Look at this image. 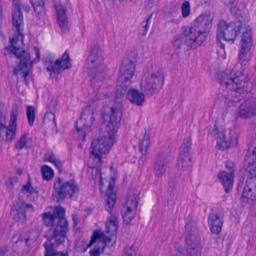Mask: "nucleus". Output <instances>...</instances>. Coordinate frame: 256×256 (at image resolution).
<instances>
[{
	"instance_id": "72a5a7b5",
	"label": "nucleus",
	"mask_w": 256,
	"mask_h": 256,
	"mask_svg": "<svg viewBox=\"0 0 256 256\" xmlns=\"http://www.w3.org/2000/svg\"><path fill=\"white\" fill-rule=\"evenodd\" d=\"M150 144V140L148 135L145 134L142 138L140 139L139 148L142 154L146 153V151Z\"/></svg>"
},
{
	"instance_id": "864d4df0",
	"label": "nucleus",
	"mask_w": 256,
	"mask_h": 256,
	"mask_svg": "<svg viewBox=\"0 0 256 256\" xmlns=\"http://www.w3.org/2000/svg\"><path fill=\"white\" fill-rule=\"evenodd\" d=\"M24 210H26V208L30 210V212H34V208L32 206L31 204H25L24 203Z\"/></svg>"
},
{
	"instance_id": "cd10ccee",
	"label": "nucleus",
	"mask_w": 256,
	"mask_h": 256,
	"mask_svg": "<svg viewBox=\"0 0 256 256\" xmlns=\"http://www.w3.org/2000/svg\"><path fill=\"white\" fill-rule=\"evenodd\" d=\"M26 210H24V202H17L12 208L11 214L12 218L16 221L24 222L26 220Z\"/></svg>"
},
{
	"instance_id": "052dcab7",
	"label": "nucleus",
	"mask_w": 256,
	"mask_h": 256,
	"mask_svg": "<svg viewBox=\"0 0 256 256\" xmlns=\"http://www.w3.org/2000/svg\"><path fill=\"white\" fill-rule=\"evenodd\" d=\"M56 158H54L52 156L49 155L47 160L52 163V160H56Z\"/></svg>"
},
{
	"instance_id": "338daca9",
	"label": "nucleus",
	"mask_w": 256,
	"mask_h": 256,
	"mask_svg": "<svg viewBox=\"0 0 256 256\" xmlns=\"http://www.w3.org/2000/svg\"><path fill=\"white\" fill-rule=\"evenodd\" d=\"M176 256H178V255H176Z\"/></svg>"
},
{
	"instance_id": "79ce46f5",
	"label": "nucleus",
	"mask_w": 256,
	"mask_h": 256,
	"mask_svg": "<svg viewBox=\"0 0 256 256\" xmlns=\"http://www.w3.org/2000/svg\"><path fill=\"white\" fill-rule=\"evenodd\" d=\"M104 234L100 231L95 230L94 231L90 240L88 244V247L90 246L94 243L96 242L98 238L104 237Z\"/></svg>"
},
{
	"instance_id": "39448f33",
	"label": "nucleus",
	"mask_w": 256,
	"mask_h": 256,
	"mask_svg": "<svg viewBox=\"0 0 256 256\" xmlns=\"http://www.w3.org/2000/svg\"><path fill=\"white\" fill-rule=\"evenodd\" d=\"M248 20L237 19L236 20L226 22L224 20H220L218 24L216 44L222 50L224 49V44L220 40L234 42L239 34L244 23Z\"/></svg>"
},
{
	"instance_id": "b1692460",
	"label": "nucleus",
	"mask_w": 256,
	"mask_h": 256,
	"mask_svg": "<svg viewBox=\"0 0 256 256\" xmlns=\"http://www.w3.org/2000/svg\"><path fill=\"white\" fill-rule=\"evenodd\" d=\"M54 7L56 11L59 27L64 32H68V18L66 16V8L60 4H54Z\"/></svg>"
},
{
	"instance_id": "9d476101",
	"label": "nucleus",
	"mask_w": 256,
	"mask_h": 256,
	"mask_svg": "<svg viewBox=\"0 0 256 256\" xmlns=\"http://www.w3.org/2000/svg\"><path fill=\"white\" fill-rule=\"evenodd\" d=\"M94 120V110L90 106H86L81 113L80 117L76 124L75 136L78 140L85 141L86 135L91 130V126Z\"/></svg>"
},
{
	"instance_id": "bf43d9fd",
	"label": "nucleus",
	"mask_w": 256,
	"mask_h": 256,
	"mask_svg": "<svg viewBox=\"0 0 256 256\" xmlns=\"http://www.w3.org/2000/svg\"><path fill=\"white\" fill-rule=\"evenodd\" d=\"M30 238H22L21 237L18 240L20 242L24 241L26 244L28 242Z\"/></svg>"
},
{
	"instance_id": "ea45409f",
	"label": "nucleus",
	"mask_w": 256,
	"mask_h": 256,
	"mask_svg": "<svg viewBox=\"0 0 256 256\" xmlns=\"http://www.w3.org/2000/svg\"><path fill=\"white\" fill-rule=\"evenodd\" d=\"M152 14L149 15L148 16V18H146L145 20L143 21L142 22V26L140 28V34L142 36H145L147 33L149 27V22L152 18Z\"/></svg>"
},
{
	"instance_id": "a878e982",
	"label": "nucleus",
	"mask_w": 256,
	"mask_h": 256,
	"mask_svg": "<svg viewBox=\"0 0 256 256\" xmlns=\"http://www.w3.org/2000/svg\"><path fill=\"white\" fill-rule=\"evenodd\" d=\"M52 237V235L46 236L47 240L43 244L45 248L44 256H56L58 255V252L54 251V248L56 246L62 244L65 242L66 236H64L63 242L60 244L56 240V238H51Z\"/></svg>"
},
{
	"instance_id": "4be33fe9",
	"label": "nucleus",
	"mask_w": 256,
	"mask_h": 256,
	"mask_svg": "<svg viewBox=\"0 0 256 256\" xmlns=\"http://www.w3.org/2000/svg\"><path fill=\"white\" fill-rule=\"evenodd\" d=\"M222 216L212 210L209 214L208 224L212 233L218 234L221 232L223 225Z\"/></svg>"
},
{
	"instance_id": "2eb2a0df",
	"label": "nucleus",
	"mask_w": 256,
	"mask_h": 256,
	"mask_svg": "<svg viewBox=\"0 0 256 256\" xmlns=\"http://www.w3.org/2000/svg\"><path fill=\"white\" fill-rule=\"evenodd\" d=\"M44 61L46 70L48 72L54 73L60 72V70L69 68L72 66L69 54L66 51L62 54L60 58L55 61L54 64L53 59L52 58L46 57L44 59Z\"/></svg>"
},
{
	"instance_id": "c03bdc74",
	"label": "nucleus",
	"mask_w": 256,
	"mask_h": 256,
	"mask_svg": "<svg viewBox=\"0 0 256 256\" xmlns=\"http://www.w3.org/2000/svg\"><path fill=\"white\" fill-rule=\"evenodd\" d=\"M230 139L228 142H230V147L231 146H234L238 144V136L234 131H230Z\"/></svg>"
},
{
	"instance_id": "0e129e2a",
	"label": "nucleus",
	"mask_w": 256,
	"mask_h": 256,
	"mask_svg": "<svg viewBox=\"0 0 256 256\" xmlns=\"http://www.w3.org/2000/svg\"><path fill=\"white\" fill-rule=\"evenodd\" d=\"M2 118H3L2 114V113L0 112V123H2Z\"/></svg>"
},
{
	"instance_id": "603ef678",
	"label": "nucleus",
	"mask_w": 256,
	"mask_h": 256,
	"mask_svg": "<svg viewBox=\"0 0 256 256\" xmlns=\"http://www.w3.org/2000/svg\"><path fill=\"white\" fill-rule=\"evenodd\" d=\"M198 2V6H202L204 4L209 5L210 3L211 0H195Z\"/></svg>"
},
{
	"instance_id": "2f4dec72",
	"label": "nucleus",
	"mask_w": 256,
	"mask_h": 256,
	"mask_svg": "<svg viewBox=\"0 0 256 256\" xmlns=\"http://www.w3.org/2000/svg\"><path fill=\"white\" fill-rule=\"evenodd\" d=\"M106 206L110 209H111L115 204L116 194L114 190V186L110 182H109L108 188L106 190Z\"/></svg>"
},
{
	"instance_id": "09e8293b",
	"label": "nucleus",
	"mask_w": 256,
	"mask_h": 256,
	"mask_svg": "<svg viewBox=\"0 0 256 256\" xmlns=\"http://www.w3.org/2000/svg\"><path fill=\"white\" fill-rule=\"evenodd\" d=\"M100 253V247L98 245H96L90 252V256H99Z\"/></svg>"
},
{
	"instance_id": "393cba45",
	"label": "nucleus",
	"mask_w": 256,
	"mask_h": 256,
	"mask_svg": "<svg viewBox=\"0 0 256 256\" xmlns=\"http://www.w3.org/2000/svg\"><path fill=\"white\" fill-rule=\"evenodd\" d=\"M126 94L130 102L137 106H142L145 101L144 94L137 89L131 88Z\"/></svg>"
},
{
	"instance_id": "0eeeda50",
	"label": "nucleus",
	"mask_w": 256,
	"mask_h": 256,
	"mask_svg": "<svg viewBox=\"0 0 256 256\" xmlns=\"http://www.w3.org/2000/svg\"><path fill=\"white\" fill-rule=\"evenodd\" d=\"M79 186L74 180L65 181L60 177L55 178L53 184L52 197L56 202H63L66 198H72L79 192Z\"/></svg>"
},
{
	"instance_id": "e2e57ef3",
	"label": "nucleus",
	"mask_w": 256,
	"mask_h": 256,
	"mask_svg": "<svg viewBox=\"0 0 256 256\" xmlns=\"http://www.w3.org/2000/svg\"><path fill=\"white\" fill-rule=\"evenodd\" d=\"M149 4L154 3L157 0H147Z\"/></svg>"
},
{
	"instance_id": "5701e85b",
	"label": "nucleus",
	"mask_w": 256,
	"mask_h": 256,
	"mask_svg": "<svg viewBox=\"0 0 256 256\" xmlns=\"http://www.w3.org/2000/svg\"><path fill=\"white\" fill-rule=\"evenodd\" d=\"M42 220L44 224L46 226H50V235H52V237L51 238H56V240L60 243L63 242L64 237L65 236H60V230H58L59 232H57L55 234L54 232V229L56 227V222L55 220V218L52 215L50 212H46L43 213L42 214Z\"/></svg>"
},
{
	"instance_id": "9b49d317",
	"label": "nucleus",
	"mask_w": 256,
	"mask_h": 256,
	"mask_svg": "<svg viewBox=\"0 0 256 256\" xmlns=\"http://www.w3.org/2000/svg\"><path fill=\"white\" fill-rule=\"evenodd\" d=\"M114 140L112 136H109L108 138L102 136L94 140L90 148V153L100 161L102 155L109 152L110 147L113 145Z\"/></svg>"
},
{
	"instance_id": "20e7f679",
	"label": "nucleus",
	"mask_w": 256,
	"mask_h": 256,
	"mask_svg": "<svg viewBox=\"0 0 256 256\" xmlns=\"http://www.w3.org/2000/svg\"><path fill=\"white\" fill-rule=\"evenodd\" d=\"M87 62L90 70V86L94 91H98L106 75L101 52L98 46L94 45L91 48Z\"/></svg>"
},
{
	"instance_id": "a211bd4d",
	"label": "nucleus",
	"mask_w": 256,
	"mask_h": 256,
	"mask_svg": "<svg viewBox=\"0 0 256 256\" xmlns=\"http://www.w3.org/2000/svg\"><path fill=\"white\" fill-rule=\"evenodd\" d=\"M121 108L122 105L119 102L110 108V120L106 126L108 131L115 132L120 127L122 116Z\"/></svg>"
},
{
	"instance_id": "5fc2aeb1",
	"label": "nucleus",
	"mask_w": 256,
	"mask_h": 256,
	"mask_svg": "<svg viewBox=\"0 0 256 256\" xmlns=\"http://www.w3.org/2000/svg\"><path fill=\"white\" fill-rule=\"evenodd\" d=\"M102 238H103V239H102V242H103L102 250H103L104 248V247L106 246L107 242H110L111 241V239L110 238H108L106 236L105 238H104V236Z\"/></svg>"
},
{
	"instance_id": "f704fd0d",
	"label": "nucleus",
	"mask_w": 256,
	"mask_h": 256,
	"mask_svg": "<svg viewBox=\"0 0 256 256\" xmlns=\"http://www.w3.org/2000/svg\"><path fill=\"white\" fill-rule=\"evenodd\" d=\"M138 200V194H134L132 199H128L126 200V208H130V210L136 211L137 208Z\"/></svg>"
},
{
	"instance_id": "f8f14e48",
	"label": "nucleus",
	"mask_w": 256,
	"mask_h": 256,
	"mask_svg": "<svg viewBox=\"0 0 256 256\" xmlns=\"http://www.w3.org/2000/svg\"><path fill=\"white\" fill-rule=\"evenodd\" d=\"M240 42V48L239 51L238 58L242 64H245V62L249 59L250 50L252 45V28L250 26L244 25Z\"/></svg>"
},
{
	"instance_id": "f03ea898",
	"label": "nucleus",
	"mask_w": 256,
	"mask_h": 256,
	"mask_svg": "<svg viewBox=\"0 0 256 256\" xmlns=\"http://www.w3.org/2000/svg\"><path fill=\"white\" fill-rule=\"evenodd\" d=\"M212 14H200L190 27L183 26L182 34L172 40L174 47L178 49H196L205 40L212 28L214 20Z\"/></svg>"
},
{
	"instance_id": "7c9ffc66",
	"label": "nucleus",
	"mask_w": 256,
	"mask_h": 256,
	"mask_svg": "<svg viewBox=\"0 0 256 256\" xmlns=\"http://www.w3.org/2000/svg\"><path fill=\"white\" fill-rule=\"evenodd\" d=\"M36 16L40 18L45 13V0H30Z\"/></svg>"
},
{
	"instance_id": "49530a36",
	"label": "nucleus",
	"mask_w": 256,
	"mask_h": 256,
	"mask_svg": "<svg viewBox=\"0 0 256 256\" xmlns=\"http://www.w3.org/2000/svg\"><path fill=\"white\" fill-rule=\"evenodd\" d=\"M18 178L16 177L13 176L9 179L8 182H6V184L8 188L11 189H13L14 186H16L18 184Z\"/></svg>"
},
{
	"instance_id": "a18cd8bd",
	"label": "nucleus",
	"mask_w": 256,
	"mask_h": 256,
	"mask_svg": "<svg viewBox=\"0 0 256 256\" xmlns=\"http://www.w3.org/2000/svg\"><path fill=\"white\" fill-rule=\"evenodd\" d=\"M182 15L184 18H186L190 12V4L188 1H185L182 6Z\"/></svg>"
},
{
	"instance_id": "680f3d73",
	"label": "nucleus",
	"mask_w": 256,
	"mask_h": 256,
	"mask_svg": "<svg viewBox=\"0 0 256 256\" xmlns=\"http://www.w3.org/2000/svg\"><path fill=\"white\" fill-rule=\"evenodd\" d=\"M72 220H73V222H74V225L76 226L78 224V220L74 216H72Z\"/></svg>"
},
{
	"instance_id": "f3484780",
	"label": "nucleus",
	"mask_w": 256,
	"mask_h": 256,
	"mask_svg": "<svg viewBox=\"0 0 256 256\" xmlns=\"http://www.w3.org/2000/svg\"><path fill=\"white\" fill-rule=\"evenodd\" d=\"M234 166V162L232 161H227L226 162V167L229 172L221 171L218 174V177L222 184L226 193L230 192L232 188Z\"/></svg>"
},
{
	"instance_id": "6e6d98bb",
	"label": "nucleus",
	"mask_w": 256,
	"mask_h": 256,
	"mask_svg": "<svg viewBox=\"0 0 256 256\" xmlns=\"http://www.w3.org/2000/svg\"><path fill=\"white\" fill-rule=\"evenodd\" d=\"M22 8L26 12H28L30 10V6L28 4H24Z\"/></svg>"
},
{
	"instance_id": "ddd939ff",
	"label": "nucleus",
	"mask_w": 256,
	"mask_h": 256,
	"mask_svg": "<svg viewBox=\"0 0 256 256\" xmlns=\"http://www.w3.org/2000/svg\"><path fill=\"white\" fill-rule=\"evenodd\" d=\"M191 136H188L184 138L180 148V154L178 160L177 166L180 170H188L190 165L192 152Z\"/></svg>"
},
{
	"instance_id": "8fccbe9b",
	"label": "nucleus",
	"mask_w": 256,
	"mask_h": 256,
	"mask_svg": "<svg viewBox=\"0 0 256 256\" xmlns=\"http://www.w3.org/2000/svg\"><path fill=\"white\" fill-rule=\"evenodd\" d=\"M52 164L58 168L60 172H62V164L59 160L57 158L54 160L52 162Z\"/></svg>"
},
{
	"instance_id": "4c0bfd02",
	"label": "nucleus",
	"mask_w": 256,
	"mask_h": 256,
	"mask_svg": "<svg viewBox=\"0 0 256 256\" xmlns=\"http://www.w3.org/2000/svg\"><path fill=\"white\" fill-rule=\"evenodd\" d=\"M42 179L49 180L54 176V171L52 168L46 166L44 165L41 167Z\"/></svg>"
},
{
	"instance_id": "f257e3e1",
	"label": "nucleus",
	"mask_w": 256,
	"mask_h": 256,
	"mask_svg": "<svg viewBox=\"0 0 256 256\" xmlns=\"http://www.w3.org/2000/svg\"><path fill=\"white\" fill-rule=\"evenodd\" d=\"M12 6L14 8L12 12V22L13 30L16 32L14 36L10 39V46L6 50L14 54L19 60L18 68H14L12 70V74L17 76L18 71L22 73V78L26 84H28L27 77L29 76L30 71L28 67H32L34 64H36L40 60V52L38 47L34 46V49L36 54V58L31 60L30 53L22 48L16 47L14 44L20 40L23 44L24 34L23 16L20 10L19 0H13Z\"/></svg>"
},
{
	"instance_id": "4468645a",
	"label": "nucleus",
	"mask_w": 256,
	"mask_h": 256,
	"mask_svg": "<svg viewBox=\"0 0 256 256\" xmlns=\"http://www.w3.org/2000/svg\"><path fill=\"white\" fill-rule=\"evenodd\" d=\"M164 83V76L160 72L152 73L146 80L142 90L148 95L158 94L162 89Z\"/></svg>"
},
{
	"instance_id": "69168bd1",
	"label": "nucleus",
	"mask_w": 256,
	"mask_h": 256,
	"mask_svg": "<svg viewBox=\"0 0 256 256\" xmlns=\"http://www.w3.org/2000/svg\"><path fill=\"white\" fill-rule=\"evenodd\" d=\"M19 174H22V171H18V172Z\"/></svg>"
},
{
	"instance_id": "c85d7f7f",
	"label": "nucleus",
	"mask_w": 256,
	"mask_h": 256,
	"mask_svg": "<svg viewBox=\"0 0 256 256\" xmlns=\"http://www.w3.org/2000/svg\"><path fill=\"white\" fill-rule=\"evenodd\" d=\"M225 4L230 10V12L236 16V19L243 20H248L247 12H245L240 9L236 8V0H230L226 4Z\"/></svg>"
},
{
	"instance_id": "6ab92c4d",
	"label": "nucleus",
	"mask_w": 256,
	"mask_h": 256,
	"mask_svg": "<svg viewBox=\"0 0 256 256\" xmlns=\"http://www.w3.org/2000/svg\"><path fill=\"white\" fill-rule=\"evenodd\" d=\"M18 106L16 104H14L10 114V120L8 126H6L4 128H6V141L11 142L15 137L17 126V117L18 115Z\"/></svg>"
},
{
	"instance_id": "c9c22d12",
	"label": "nucleus",
	"mask_w": 256,
	"mask_h": 256,
	"mask_svg": "<svg viewBox=\"0 0 256 256\" xmlns=\"http://www.w3.org/2000/svg\"><path fill=\"white\" fill-rule=\"evenodd\" d=\"M55 116L54 113L52 112H47L44 118L43 124L45 126L46 124L50 126L52 128H54L56 126Z\"/></svg>"
},
{
	"instance_id": "37998d69",
	"label": "nucleus",
	"mask_w": 256,
	"mask_h": 256,
	"mask_svg": "<svg viewBox=\"0 0 256 256\" xmlns=\"http://www.w3.org/2000/svg\"><path fill=\"white\" fill-rule=\"evenodd\" d=\"M26 134L22 135L18 141L15 144V148L18 150H22L26 146Z\"/></svg>"
},
{
	"instance_id": "473e14b6",
	"label": "nucleus",
	"mask_w": 256,
	"mask_h": 256,
	"mask_svg": "<svg viewBox=\"0 0 256 256\" xmlns=\"http://www.w3.org/2000/svg\"><path fill=\"white\" fill-rule=\"evenodd\" d=\"M22 192L28 194L30 198H31L30 196H32L34 200H35V198H38V192L32 186V180L30 178L26 184L22 186Z\"/></svg>"
},
{
	"instance_id": "c756f323",
	"label": "nucleus",
	"mask_w": 256,
	"mask_h": 256,
	"mask_svg": "<svg viewBox=\"0 0 256 256\" xmlns=\"http://www.w3.org/2000/svg\"><path fill=\"white\" fill-rule=\"evenodd\" d=\"M110 214L108 216L106 222V233L114 234L118 230V220L115 214H112L110 210H108Z\"/></svg>"
},
{
	"instance_id": "13d9d810",
	"label": "nucleus",
	"mask_w": 256,
	"mask_h": 256,
	"mask_svg": "<svg viewBox=\"0 0 256 256\" xmlns=\"http://www.w3.org/2000/svg\"><path fill=\"white\" fill-rule=\"evenodd\" d=\"M56 256H68V252H58V254Z\"/></svg>"
},
{
	"instance_id": "4d7b16f0",
	"label": "nucleus",
	"mask_w": 256,
	"mask_h": 256,
	"mask_svg": "<svg viewBox=\"0 0 256 256\" xmlns=\"http://www.w3.org/2000/svg\"><path fill=\"white\" fill-rule=\"evenodd\" d=\"M6 252V248H0V256H4Z\"/></svg>"
},
{
	"instance_id": "3c124183",
	"label": "nucleus",
	"mask_w": 256,
	"mask_h": 256,
	"mask_svg": "<svg viewBox=\"0 0 256 256\" xmlns=\"http://www.w3.org/2000/svg\"><path fill=\"white\" fill-rule=\"evenodd\" d=\"M176 184V182L173 178H170L168 182V189L170 191L172 192L174 188V186Z\"/></svg>"
},
{
	"instance_id": "de8ad7c7",
	"label": "nucleus",
	"mask_w": 256,
	"mask_h": 256,
	"mask_svg": "<svg viewBox=\"0 0 256 256\" xmlns=\"http://www.w3.org/2000/svg\"><path fill=\"white\" fill-rule=\"evenodd\" d=\"M98 174H99L100 178V184L102 185V174L100 172V170L99 168H92V179H94V180L95 179Z\"/></svg>"
},
{
	"instance_id": "58836bf2",
	"label": "nucleus",
	"mask_w": 256,
	"mask_h": 256,
	"mask_svg": "<svg viewBox=\"0 0 256 256\" xmlns=\"http://www.w3.org/2000/svg\"><path fill=\"white\" fill-rule=\"evenodd\" d=\"M124 222L128 225L135 216V211L130 210V208H127L124 214H122Z\"/></svg>"
},
{
	"instance_id": "e433bc0d",
	"label": "nucleus",
	"mask_w": 256,
	"mask_h": 256,
	"mask_svg": "<svg viewBox=\"0 0 256 256\" xmlns=\"http://www.w3.org/2000/svg\"><path fill=\"white\" fill-rule=\"evenodd\" d=\"M26 115L29 125L33 126L36 118L35 108L32 106H28L26 110Z\"/></svg>"
},
{
	"instance_id": "7ed1b4c3",
	"label": "nucleus",
	"mask_w": 256,
	"mask_h": 256,
	"mask_svg": "<svg viewBox=\"0 0 256 256\" xmlns=\"http://www.w3.org/2000/svg\"><path fill=\"white\" fill-rule=\"evenodd\" d=\"M248 173L246 184L242 178L238 184L237 191L242 194L240 198L242 206H244L256 200V146L252 152H248L242 164Z\"/></svg>"
},
{
	"instance_id": "aec40b11",
	"label": "nucleus",
	"mask_w": 256,
	"mask_h": 256,
	"mask_svg": "<svg viewBox=\"0 0 256 256\" xmlns=\"http://www.w3.org/2000/svg\"><path fill=\"white\" fill-rule=\"evenodd\" d=\"M171 156L168 154L160 153L155 158L154 170L156 176H161L166 172Z\"/></svg>"
},
{
	"instance_id": "1a4fd4ad",
	"label": "nucleus",
	"mask_w": 256,
	"mask_h": 256,
	"mask_svg": "<svg viewBox=\"0 0 256 256\" xmlns=\"http://www.w3.org/2000/svg\"><path fill=\"white\" fill-rule=\"evenodd\" d=\"M186 256H201L200 238L196 227L192 224H186Z\"/></svg>"
},
{
	"instance_id": "dca6fc26",
	"label": "nucleus",
	"mask_w": 256,
	"mask_h": 256,
	"mask_svg": "<svg viewBox=\"0 0 256 256\" xmlns=\"http://www.w3.org/2000/svg\"><path fill=\"white\" fill-rule=\"evenodd\" d=\"M65 212V209L59 206H56L52 213L57 224L56 227L54 229V232L56 234L59 232L58 230H60L61 237L66 235L68 230V222L64 217Z\"/></svg>"
},
{
	"instance_id": "423d86ee",
	"label": "nucleus",
	"mask_w": 256,
	"mask_h": 256,
	"mask_svg": "<svg viewBox=\"0 0 256 256\" xmlns=\"http://www.w3.org/2000/svg\"><path fill=\"white\" fill-rule=\"evenodd\" d=\"M136 64L134 62L126 58L120 66L116 80V98H120L125 94L132 83Z\"/></svg>"
},
{
	"instance_id": "bb28decb",
	"label": "nucleus",
	"mask_w": 256,
	"mask_h": 256,
	"mask_svg": "<svg viewBox=\"0 0 256 256\" xmlns=\"http://www.w3.org/2000/svg\"><path fill=\"white\" fill-rule=\"evenodd\" d=\"M214 135L216 140V146L218 149L222 150H226L230 148V142L228 139L226 138V131H220L217 126L214 125Z\"/></svg>"
},
{
	"instance_id": "412c9836",
	"label": "nucleus",
	"mask_w": 256,
	"mask_h": 256,
	"mask_svg": "<svg viewBox=\"0 0 256 256\" xmlns=\"http://www.w3.org/2000/svg\"><path fill=\"white\" fill-rule=\"evenodd\" d=\"M238 115L246 118L256 115V100L250 98L244 100L239 106Z\"/></svg>"
},
{
	"instance_id": "6e6552de",
	"label": "nucleus",
	"mask_w": 256,
	"mask_h": 256,
	"mask_svg": "<svg viewBox=\"0 0 256 256\" xmlns=\"http://www.w3.org/2000/svg\"><path fill=\"white\" fill-rule=\"evenodd\" d=\"M219 82L230 90L237 91L248 88L246 78L241 72L232 70L229 74L222 72L218 77Z\"/></svg>"
},
{
	"instance_id": "a19ab883",
	"label": "nucleus",
	"mask_w": 256,
	"mask_h": 256,
	"mask_svg": "<svg viewBox=\"0 0 256 256\" xmlns=\"http://www.w3.org/2000/svg\"><path fill=\"white\" fill-rule=\"evenodd\" d=\"M122 256H142V255L132 246H130L125 248Z\"/></svg>"
}]
</instances>
